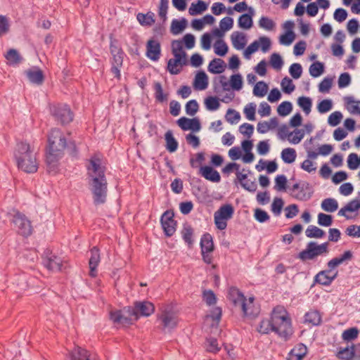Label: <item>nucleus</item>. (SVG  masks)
<instances>
[{
	"mask_svg": "<svg viewBox=\"0 0 360 360\" xmlns=\"http://www.w3.org/2000/svg\"><path fill=\"white\" fill-rule=\"evenodd\" d=\"M87 172L94 204H104L107 199L108 183L105 176V167L100 155L96 154L89 159Z\"/></svg>",
	"mask_w": 360,
	"mask_h": 360,
	"instance_id": "f257e3e1",
	"label": "nucleus"
},
{
	"mask_svg": "<svg viewBox=\"0 0 360 360\" xmlns=\"http://www.w3.org/2000/svg\"><path fill=\"white\" fill-rule=\"evenodd\" d=\"M49 148L46 154V164L49 172L56 173L58 162L66 148L67 141L58 129H53L48 137Z\"/></svg>",
	"mask_w": 360,
	"mask_h": 360,
	"instance_id": "f03ea898",
	"label": "nucleus"
},
{
	"mask_svg": "<svg viewBox=\"0 0 360 360\" xmlns=\"http://www.w3.org/2000/svg\"><path fill=\"white\" fill-rule=\"evenodd\" d=\"M273 332L282 340H288L293 334L291 318L282 306H276L271 312Z\"/></svg>",
	"mask_w": 360,
	"mask_h": 360,
	"instance_id": "7ed1b4c3",
	"label": "nucleus"
},
{
	"mask_svg": "<svg viewBox=\"0 0 360 360\" xmlns=\"http://www.w3.org/2000/svg\"><path fill=\"white\" fill-rule=\"evenodd\" d=\"M179 322V312L172 304H162L157 314L158 328L164 333L176 328Z\"/></svg>",
	"mask_w": 360,
	"mask_h": 360,
	"instance_id": "20e7f679",
	"label": "nucleus"
},
{
	"mask_svg": "<svg viewBox=\"0 0 360 360\" xmlns=\"http://www.w3.org/2000/svg\"><path fill=\"white\" fill-rule=\"evenodd\" d=\"M328 252V243L318 245L316 242H309L305 250L300 252L297 258L303 262L311 260L316 257Z\"/></svg>",
	"mask_w": 360,
	"mask_h": 360,
	"instance_id": "39448f33",
	"label": "nucleus"
},
{
	"mask_svg": "<svg viewBox=\"0 0 360 360\" xmlns=\"http://www.w3.org/2000/svg\"><path fill=\"white\" fill-rule=\"evenodd\" d=\"M234 209L231 204L221 206L214 214V224L219 230H224L227 226V221L232 218Z\"/></svg>",
	"mask_w": 360,
	"mask_h": 360,
	"instance_id": "423d86ee",
	"label": "nucleus"
},
{
	"mask_svg": "<svg viewBox=\"0 0 360 360\" xmlns=\"http://www.w3.org/2000/svg\"><path fill=\"white\" fill-rule=\"evenodd\" d=\"M110 53L112 56L111 71L115 75V77L120 78V68L122 65L124 52L117 45L116 40L111 39L110 46Z\"/></svg>",
	"mask_w": 360,
	"mask_h": 360,
	"instance_id": "0eeeda50",
	"label": "nucleus"
},
{
	"mask_svg": "<svg viewBox=\"0 0 360 360\" xmlns=\"http://www.w3.org/2000/svg\"><path fill=\"white\" fill-rule=\"evenodd\" d=\"M290 191L292 197L300 201L309 200L313 194V190L310 184L306 181L295 184L290 188Z\"/></svg>",
	"mask_w": 360,
	"mask_h": 360,
	"instance_id": "6e6552de",
	"label": "nucleus"
},
{
	"mask_svg": "<svg viewBox=\"0 0 360 360\" xmlns=\"http://www.w3.org/2000/svg\"><path fill=\"white\" fill-rule=\"evenodd\" d=\"M51 112L62 124H68L73 120L70 108L65 104H57L51 108Z\"/></svg>",
	"mask_w": 360,
	"mask_h": 360,
	"instance_id": "1a4fd4ad",
	"label": "nucleus"
},
{
	"mask_svg": "<svg viewBox=\"0 0 360 360\" xmlns=\"http://www.w3.org/2000/svg\"><path fill=\"white\" fill-rule=\"evenodd\" d=\"M155 310L153 304L147 301L136 302L134 307H129V314L134 316V320H137L140 316H149Z\"/></svg>",
	"mask_w": 360,
	"mask_h": 360,
	"instance_id": "9d476101",
	"label": "nucleus"
},
{
	"mask_svg": "<svg viewBox=\"0 0 360 360\" xmlns=\"http://www.w3.org/2000/svg\"><path fill=\"white\" fill-rule=\"evenodd\" d=\"M43 264L49 271H59L62 269L63 260L50 250H46L42 256Z\"/></svg>",
	"mask_w": 360,
	"mask_h": 360,
	"instance_id": "9b49d317",
	"label": "nucleus"
},
{
	"mask_svg": "<svg viewBox=\"0 0 360 360\" xmlns=\"http://www.w3.org/2000/svg\"><path fill=\"white\" fill-rule=\"evenodd\" d=\"M13 222L18 229L20 234L28 236L32 233V228L30 221L22 213L17 212L13 216Z\"/></svg>",
	"mask_w": 360,
	"mask_h": 360,
	"instance_id": "f8f14e48",
	"label": "nucleus"
},
{
	"mask_svg": "<svg viewBox=\"0 0 360 360\" xmlns=\"http://www.w3.org/2000/svg\"><path fill=\"white\" fill-rule=\"evenodd\" d=\"M35 153L32 148L27 141L18 142L14 150V158L16 162H22L23 159Z\"/></svg>",
	"mask_w": 360,
	"mask_h": 360,
	"instance_id": "ddd939ff",
	"label": "nucleus"
},
{
	"mask_svg": "<svg viewBox=\"0 0 360 360\" xmlns=\"http://www.w3.org/2000/svg\"><path fill=\"white\" fill-rule=\"evenodd\" d=\"M173 212L167 210L161 217V224L167 236H172L176 231V222L174 219Z\"/></svg>",
	"mask_w": 360,
	"mask_h": 360,
	"instance_id": "4468645a",
	"label": "nucleus"
},
{
	"mask_svg": "<svg viewBox=\"0 0 360 360\" xmlns=\"http://www.w3.org/2000/svg\"><path fill=\"white\" fill-rule=\"evenodd\" d=\"M338 271H334L328 268V269L319 271L314 277V282L322 285H330L337 278Z\"/></svg>",
	"mask_w": 360,
	"mask_h": 360,
	"instance_id": "2eb2a0df",
	"label": "nucleus"
},
{
	"mask_svg": "<svg viewBox=\"0 0 360 360\" xmlns=\"http://www.w3.org/2000/svg\"><path fill=\"white\" fill-rule=\"evenodd\" d=\"M18 168L27 173H34L38 169V162L36 158V154L29 155L28 158L23 159L22 162L17 163Z\"/></svg>",
	"mask_w": 360,
	"mask_h": 360,
	"instance_id": "dca6fc26",
	"label": "nucleus"
},
{
	"mask_svg": "<svg viewBox=\"0 0 360 360\" xmlns=\"http://www.w3.org/2000/svg\"><path fill=\"white\" fill-rule=\"evenodd\" d=\"M177 124L184 131L192 130L197 132L201 129L200 122L198 118L189 119L182 117L178 120Z\"/></svg>",
	"mask_w": 360,
	"mask_h": 360,
	"instance_id": "f3484780",
	"label": "nucleus"
},
{
	"mask_svg": "<svg viewBox=\"0 0 360 360\" xmlns=\"http://www.w3.org/2000/svg\"><path fill=\"white\" fill-rule=\"evenodd\" d=\"M28 80L34 84L41 85L44 82V75L39 68L32 67L24 72Z\"/></svg>",
	"mask_w": 360,
	"mask_h": 360,
	"instance_id": "a211bd4d",
	"label": "nucleus"
},
{
	"mask_svg": "<svg viewBox=\"0 0 360 360\" xmlns=\"http://www.w3.org/2000/svg\"><path fill=\"white\" fill-rule=\"evenodd\" d=\"M101 261L100 251L97 247H94L90 250V258L89 261V275L96 277L97 275L96 267Z\"/></svg>",
	"mask_w": 360,
	"mask_h": 360,
	"instance_id": "6ab92c4d",
	"label": "nucleus"
},
{
	"mask_svg": "<svg viewBox=\"0 0 360 360\" xmlns=\"http://www.w3.org/2000/svg\"><path fill=\"white\" fill-rule=\"evenodd\" d=\"M160 44L157 40L150 39L146 45V56L152 60L156 61L160 56Z\"/></svg>",
	"mask_w": 360,
	"mask_h": 360,
	"instance_id": "aec40b11",
	"label": "nucleus"
},
{
	"mask_svg": "<svg viewBox=\"0 0 360 360\" xmlns=\"http://www.w3.org/2000/svg\"><path fill=\"white\" fill-rule=\"evenodd\" d=\"M236 174L238 181L244 189L252 193L257 190V185L255 179L252 180L248 179L247 174H243L241 172H236Z\"/></svg>",
	"mask_w": 360,
	"mask_h": 360,
	"instance_id": "412c9836",
	"label": "nucleus"
},
{
	"mask_svg": "<svg viewBox=\"0 0 360 360\" xmlns=\"http://www.w3.org/2000/svg\"><path fill=\"white\" fill-rule=\"evenodd\" d=\"M254 300L253 297H250L248 300L245 299L240 306V309L243 311L244 316L255 317L258 314L259 310L254 306Z\"/></svg>",
	"mask_w": 360,
	"mask_h": 360,
	"instance_id": "4be33fe9",
	"label": "nucleus"
},
{
	"mask_svg": "<svg viewBox=\"0 0 360 360\" xmlns=\"http://www.w3.org/2000/svg\"><path fill=\"white\" fill-rule=\"evenodd\" d=\"M352 252L350 250L345 251L340 257H334L327 263L328 268L335 271V269L339 265L350 261L352 259Z\"/></svg>",
	"mask_w": 360,
	"mask_h": 360,
	"instance_id": "5701e85b",
	"label": "nucleus"
},
{
	"mask_svg": "<svg viewBox=\"0 0 360 360\" xmlns=\"http://www.w3.org/2000/svg\"><path fill=\"white\" fill-rule=\"evenodd\" d=\"M200 173L205 179L210 181L217 183L221 180L219 173L210 166L201 167Z\"/></svg>",
	"mask_w": 360,
	"mask_h": 360,
	"instance_id": "b1692460",
	"label": "nucleus"
},
{
	"mask_svg": "<svg viewBox=\"0 0 360 360\" xmlns=\"http://www.w3.org/2000/svg\"><path fill=\"white\" fill-rule=\"evenodd\" d=\"M70 358L71 360H96L91 358V354L86 349L77 347L70 352Z\"/></svg>",
	"mask_w": 360,
	"mask_h": 360,
	"instance_id": "393cba45",
	"label": "nucleus"
},
{
	"mask_svg": "<svg viewBox=\"0 0 360 360\" xmlns=\"http://www.w3.org/2000/svg\"><path fill=\"white\" fill-rule=\"evenodd\" d=\"M172 51L175 58H179L180 60L187 63L186 53L183 49V41L180 40H174L172 42Z\"/></svg>",
	"mask_w": 360,
	"mask_h": 360,
	"instance_id": "a878e982",
	"label": "nucleus"
},
{
	"mask_svg": "<svg viewBox=\"0 0 360 360\" xmlns=\"http://www.w3.org/2000/svg\"><path fill=\"white\" fill-rule=\"evenodd\" d=\"M229 297L233 304L239 307L246 299L243 294L238 288L234 287L229 289Z\"/></svg>",
	"mask_w": 360,
	"mask_h": 360,
	"instance_id": "bb28decb",
	"label": "nucleus"
},
{
	"mask_svg": "<svg viewBox=\"0 0 360 360\" xmlns=\"http://www.w3.org/2000/svg\"><path fill=\"white\" fill-rule=\"evenodd\" d=\"M186 62L179 58H171L167 63V70L172 75H177L181 72V68L186 65Z\"/></svg>",
	"mask_w": 360,
	"mask_h": 360,
	"instance_id": "cd10ccee",
	"label": "nucleus"
},
{
	"mask_svg": "<svg viewBox=\"0 0 360 360\" xmlns=\"http://www.w3.org/2000/svg\"><path fill=\"white\" fill-rule=\"evenodd\" d=\"M307 352V347L303 344H299L289 353L288 360H302Z\"/></svg>",
	"mask_w": 360,
	"mask_h": 360,
	"instance_id": "c85d7f7f",
	"label": "nucleus"
},
{
	"mask_svg": "<svg viewBox=\"0 0 360 360\" xmlns=\"http://www.w3.org/2000/svg\"><path fill=\"white\" fill-rule=\"evenodd\" d=\"M194 88L198 90H204L208 86V77L204 72H199L195 77Z\"/></svg>",
	"mask_w": 360,
	"mask_h": 360,
	"instance_id": "c756f323",
	"label": "nucleus"
},
{
	"mask_svg": "<svg viewBox=\"0 0 360 360\" xmlns=\"http://www.w3.org/2000/svg\"><path fill=\"white\" fill-rule=\"evenodd\" d=\"M232 44L237 50L243 49L246 44L245 36L239 32H234L231 36Z\"/></svg>",
	"mask_w": 360,
	"mask_h": 360,
	"instance_id": "7c9ffc66",
	"label": "nucleus"
},
{
	"mask_svg": "<svg viewBox=\"0 0 360 360\" xmlns=\"http://www.w3.org/2000/svg\"><path fill=\"white\" fill-rule=\"evenodd\" d=\"M225 63L221 58H214L208 65V71L213 74H220L224 71Z\"/></svg>",
	"mask_w": 360,
	"mask_h": 360,
	"instance_id": "2f4dec72",
	"label": "nucleus"
},
{
	"mask_svg": "<svg viewBox=\"0 0 360 360\" xmlns=\"http://www.w3.org/2000/svg\"><path fill=\"white\" fill-rule=\"evenodd\" d=\"M165 139L166 142V149L169 153H174L177 150L178 148V142L174 139L172 131L171 130H168L165 134Z\"/></svg>",
	"mask_w": 360,
	"mask_h": 360,
	"instance_id": "473e14b6",
	"label": "nucleus"
},
{
	"mask_svg": "<svg viewBox=\"0 0 360 360\" xmlns=\"http://www.w3.org/2000/svg\"><path fill=\"white\" fill-rule=\"evenodd\" d=\"M201 253L204 252H212L214 250V243L212 237L210 233H205L200 240Z\"/></svg>",
	"mask_w": 360,
	"mask_h": 360,
	"instance_id": "72a5a7b5",
	"label": "nucleus"
},
{
	"mask_svg": "<svg viewBox=\"0 0 360 360\" xmlns=\"http://www.w3.org/2000/svg\"><path fill=\"white\" fill-rule=\"evenodd\" d=\"M8 63L10 65H16L21 63L22 58L16 49H11L5 54Z\"/></svg>",
	"mask_w": 360,
	"mask_h": 360,
	"instance_id": "f704fd0d",
	"label": "nucleus"
},
{
	"mask_svg": "<svg viewBox=\"0 0 360 360\" xmlns=\"http://www.w3.org/2000/svg\"><path fill=\"white\" fill-rule=\"evenodd\" d=\"M359 210L357 205V200H353L349 202L344 207H342L339 211L338 214L339 216L345 217L347 219H351V217L349 216L347 212H356Z\"/></svg>",
	"mask_w": 360,
	"mask_h": 360,
	"instance_id": "c9c22d12",
	"label": "nucleus"
},
{
	"mask_svg": "<svg viewBox=\"0 0 360 360\" xmlns=\"http://www.w3.org/2000/svg\"><path fill=\"white\" fill-rule=\"evenodd\" d=\"M344 99L351 114L360 115V101H356L353 96H347Z\"/></svg>",
	"mask_w": 360,
	"mask_h": 360,
	"instance_id": "e433bc0d",
	"label": "nucleus"
},
{
	"mask_svg": "<svg viewBox=\"0 0 360 360\" xmlns=\"http://www.w3.org/2000/svg\"><path fill=\"white\" fill-rule=\"evenodd\" d=\"M155 14L152 12H148L146 14L138 13L136 18L139 22L143 26H151L155 22Z\"/></svg>",
	"mask_w": 360,
	"mask_h": 360,
	"instance_id": "4c0bfd02",
	"label": "nucleus"
},
{
	"mask_svg": "<svg viewBox=\"0 0 360 360\" xmlns=\"http://www.w3.org/2000/svg\"><path fill=\"white\" fill-rule=\"evenodd\" d=\"M207 5L202 0H198L196 3H192L189 9L188 13L191 15H195L202 13L206 11Z\"/></svg>",
	"mask_w": 360,
	"mask_h": 360,
	"instance_id": "58836bf2",
	"label": "nucleus"
},
{
	"mask_svg": "<svg viewBox=\"0 0 360 360\" xmlns=\"http://www.w3.org/2000/svg\"><path fill=\"white\" fill-rule=\"evenodd\" d=\"M336 356L341 360H352L354 357L352 345L347 346L345 348L340 347Z\"/></svg>",
	"mask_w": 360,
	"mask_h": 360,
	"instance_id": "ea45409f",
	"label": "nucleus"
},
{
	"mask_svg": "<svg viewBox=\"0 0 360 360\" xmlns=\"http://www.w3.org/2000/svg\"><path fill=\"white\" fill-rule=\"evenodd\" d=\"M296 157L297 154L294 148H287L283 149L281 152V158L285 163H292L295 162Z\"/></svg>",
	"mask_w": 360,
	"mask_h": 360,
	"instance_id": "a19ab883",
	"label": "nucleus"
},
{
	"mask_svg": "<svg viewBox=\"0 0 360 360\" xmlns=\"http://www.w3.org/2000/svg\"><path fill=\"white\" fill-rule=\"evenodd\" d=\"M321 208L328 212H333L338 208V201L334 198L324 199L321 202Z\"/></svg>",
	"mask_w": 360,
	"mask_h": 360,
	"instance_id": "79ce46f5",
	"label": "nucleus"
},
{
	"mask_svg": "<svg viewBox=\"0 0 360 360\" xmlns=\"http://www.w3.org/2000/svg\"><path fill=\"white\" fill-rule=\"evenodd\" d=\"M305 234L310 238H321L325 235V232L316 226L310 225L306 229Z\"/></svg>",
	"mask_w": 360,
	"mask_h": 360,
	"instance_id": "37998d69",
	"label": "nucleus"
},
{
	"mask_svg": "<svg viewBox=\"0 0 360 360\" xmlns=\"http://www.w3.org/2000/svg\"><path fill=\"white\" fill-rule=\"evenodd\" d=\"M297 104L302 109V110L307 115L310 113L312 105V101L309 97H299L297 99Z\"/></svg>",
	"mask_w": 360,
	"mask_h": 360,
	"instance_id": "c03bdc74",
	"label": "nucleus"
},
{
	"mask_svg": "<svg viewBox=\"0 0 360 360\" xmlns=\"http://www.w3.org/2000/svg\"><path fill=\"white\" fill-rule=\"evenodd\" d=\"M305 321L318 326L321 322V316L318 311H310L305 314Z\"/></svg>",
	"mask_w": 360,
	"mask_h": 360,
	"instance_id": "a18cd8bd",
	"label": "nucleus"
},
{
	"mask_svg": "<svg viewBox=\"0 0 360 360\" xmlns=\"http://www.w3.org/2000/svg\"><path fill=\"white\" fill-rule=\"evenodd\" d=\"M186 26V20L183 18L181 20L174 19L172 20L171 24V32L173 34H178L181 32Z\"/></svg>",
	"mask_w": 360,
	"mask_h": 360,
	"instance_id": "49530a36",
	"label": "nucleus"
},
{
	"mask_svg": "<svg viewBox=\"0 0 360 360\" xmlns=\"http://www.w3.org/2000/svg\"><path fill=\"white\" fill-rule=\"evenodd\" d=\"M324 66L321 62L316 61L309 67V73L313 77H318L323 73Z\"/></svg>",
	"mask_w": 360,
	"mask_h": 360,
	"instance_id": "de8ad7c7",
	"label": "nucleus"
},
{
	"mask_svg": "<svg viewBox=\"0 0 360 360\" xmlns=\"http://www.w3.org/2000/svg\"><path fill=\"white\" fill-rule=\"evenodd\" d=\"M272 319L271 318L269 319L262 320L259 327L257 328V330L261 334H268L270 332H273V325H272Z\"/></svg>",
	"mask_w": 360,
	"mask_h": 360,
	"instance_id": "09e8293b",
	"label": "nucleus"
},
{
	"mask_svg": "<svg viewBox=\"0 0 360 360\" xmlns=\"http://www.w3.org/2000/svg\"><path fill=\"white\" fill-rule=\"evenodd\" d=\"M238 26L243 29L248 30L252 26V18L249 14H243L238 18Z\"/></svg>",
	"mask_w": 360,
	"mask_h": 360,
	"instance_id": "8fccbe9b",
	"label": "nucleus"
},
{
	"mask_svg": "<svg viewBox=\"0 0 360 360\" xmlns=\"http://www.w3.org/2000/svg\"><path fill=\"white\" fill-rule=\"evenodd\" d=\"M154 90L155 98L158 102L162 103L167 100L168 94L163 93V89L160 82H155L154 84Z\"/></svg>",
	"mask_w": 360,
	"mask_h": 360,
	"instance_id": "3c124183",
	"label": "nucleus"
},
{
	"mask_svg": "<svg viewBox=\"0 0 360 360\" xmlns=\"http://www.w3.org/2000/svg\"><path fill=\"white\" fill-rule=\"evenodd\" d=\"M214 53L220 56H224L228 52V46L221 39L217 40L214 44Z\"/></svg>",
	"mask_w": 360,
	"mask_h": 360,
	"instance_id": "603ef678",
	"label": "nucleus"
},
{
	"mask_svg": "<svg viewBox=\"0 0 360 360\" xmlns=\"http://www.w3.org/2000/svg\"><path fill=\"white\" fill-rule=\"evenodd\" d=\"M230 86L236 91H240L243 87V78L240 74H235L231 76Z\"/></svg>",
	"mask_w": 360,
	"mask_h": 360,
	"instance_id": "864d4df0",
	"label": "nucleus"
},
{
	"mask_svg": "<svg viewBox=\"0 0 360 360\" xmlns=\"http://www.w3.org/2000/svg\"><path fill=\"white\" fill-rule=\"evenodd\" d=\"M290 134H292L289 137L288 141L292 144L299 143L302 141V139L304 138V134H305L304 129H298L290 132Z\"/></svg>",
	"mask_w": 360,
	"mask_h": 360,
	"instance_id": "5fc2aeb1",
	"label": "nucleus"
},
{
	"mask_svg": "<svg viewBox=\"0 0 360 360\" xmlns=\"http://www.w3.org/2000/svg\"><path fill=\"white\" fill-rule=\"evenodd\" d=\"M259 26L267 31L273 30L276 27V23L268 17L262 16L259 20Z\"/></svg>",
	"mask_w": 360,
	"mask_h": 360,
	"instance_id": "6e6d98bb",
	"label": "nucleus"
},
{
	"mask_svg": "<svg viewBox=\"0 0 360 360\" xmlns=\"http://www.w3.org/2000/svg\"><path fill=\"white\" fill-rule=\"evenodd\" d=\"M268 90L266 84L264 82H257L253 89V94L257 97H263L266 95Z\"/></svg>",
	"mask_w": 360,
	"mask_h": 360,
	"instance_id": "4d7b16f0",
	"label": "nucleus"
},
{
	"mask_svg": "<svg viewBox=\"0 0 360 360\" xmlns=\"http://www.w3.org/2000/svg\"><path fill=\"white\" fill-rule=\"evenodd\" d=\"M292 110V103L289 101H283L278 106L277 112L279 115L284 117L289 115Z\"/></svg>",
	"mask_w": 360,
	"mask_h": 360,
	"instance_id": "13d9d810",
	"label": "nucleus"
},
{
	"mask_svg": "<svg viewBox=\"0 0 360 360\" xmlns=\"http://www.w3.org/2000/svg\"><path fill=\"white\" fill-rule=\"evenodd\" d=\"M287 178L284 174H280L275 178L274 189L278 191H283L286 189Z\"/></svg>",
	"mask_w": 360,
	"mask_h": 360,
	"instance_id": "bf43d9fd",
	"label": "nucleus"
},
{
	"mask_svg": "<svg viewBox=\"0 0 360 360\" xmlns=\"http://www.w3.org/2000/svg\"><path fill=\"white\" fill-rule=\"evenodd\" d=\"M182 238L188 244L189 247L193 245V240L192 239L193 231L190 226H185L182 230Z\"/></svg>",
	"mask_w": 360,
	"mask_h": 360,
	"instance_id": "052dcab7",
	"label": "nucleus"
},
{
	"mask_svg": "<svg viewBox=\"0 0 360 360\" xmlns=\"http://www.w3.org/2000/svg\"><path fill=\"white\" fill-rule=\"evenodd\" d=\"M347 166L350 169H356L360 166V157L356 153H351L347 158Z\"/></svg>",
	"mask_w": 360,
	"mask_h": 360,
	"instance_id": "680f3d73",
	"label": "nucleus"
},
{
	"mask_svg": "<svg viewBox=\"0 0 360 360\" xmlns=\"http://www.w3.org/2000/svg\"><path fill=\"white\" fill-rule=\"evenodd\" d=\"M205 105L208 110H217L219 109L220 104L216 97L209 96L205 100Z\"/></svg>",
	"mask_w": 360,
	"mask_h": 360,
	"instance_id": "e2e57ef3",
	"label": "nucleus"
},
{
	"mask_svg": "<svg viewBox=\"0 0 360 360\" xmlns=\"http://www.w3.org/2000/svg\"><path fill=\"white\" fill-rule=\"evenodd\" d=\"M283 91L286 94H291L295 89L292 81L288 77H284L281 83Z\"/></svg>",
	"mask_w": 360,
	"mask_h": 360,
	"instance_id": "0e129e2a",
	"label": "nucleus"
},
{
	"mask_svg": "<svg viewBox=\"0 0 360 360\" xmlns=\"http://www.w3.org/2000/svg\"><path fill=\"white\" fill-rule=\"evenodd\" d=\"M226 120L230 124H236L240 119V115L238 112L236 111L233 109H229L226 114Z\"/></svg>",
	"mask_w": 360,
	"mask_h": 360,
	"instance_id": "69168bd1",
	"label": "nucleus"
},
{
	"mask_svg": "<svg viewBox=\"0 0 360 360\" xmlns=\"http://www.w3.org/2000/svg\"><path fill=\"white\" fill-rule=\"evenodd\" d=\"M186 112L190 116H193L198 111L199 105L195 100H191L186 104Z\"/></svg>",
	"mask_w": 360,
	"mask_h": 360,
	"instance_id": "338daca9",
	"label": "nucleus"
},
{
	"mask_svg": "<svg viewBox=\"0 0 360 360\" xmlns=\"http://www.w3.org/2000/svg\"><path fill=\"white\" fill-rule=\"evenodd\" d=\"M358 334L359 330L356 328H350L342 333V338L345 340L350 341L356 339Z\"/></svg>",
	"mask_w": 360,
	"mask_h": 360,
	"instance_id": "774afa93",
	"label": "nucleus"
}]
</instances>
